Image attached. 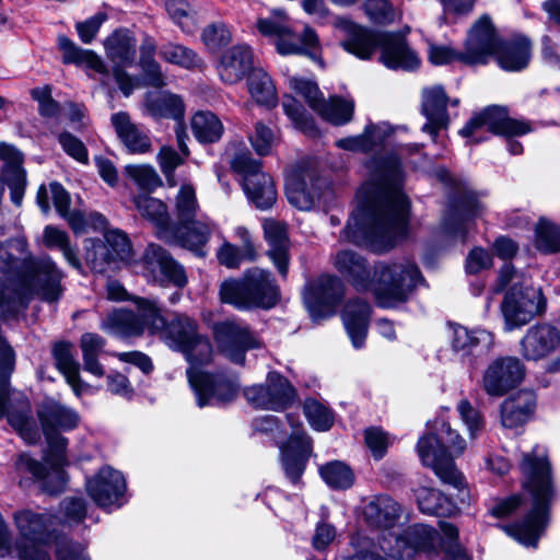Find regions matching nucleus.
<instances>
[{"label": "nucleus", "instance_id": "f257e3e1", "mask_svg": "<svg viewBox=\"0 0 560 560\" xmlns=\"http://www.w3.org/2000/svg\"><path fill=\"white\" fill-rule=\"evenodd\" d=\"M369 179L357 192L341 240L382 253L406 235L409 201L401 190L400 162L395 154L366 162Z\"/></svg>", "mask_w": 560, "mask_h": 560}, {"label": "nucleus", "instance_id": "f03ea898", "mask_svg": "<svg viewBox=\"0 0 560 560\" xmlns=\"http://www.w3.org/2000/svg\"><path fill=\"white\" fill-rule=\"evenodd\" d=\"M24 238H12L0 248V318L14 315L37 296L54 303L63 294V271L50 256L35 257L27 253ZM14 369V352L0 336V387H8Z\"/></svg>", "mask_w": 560, "mask_h": 560}, {"label": "nucleus", "instance_id": "7ed1b4c3", "mask_svg": "<svg viewBox=\"0 0 560 560\" xmlns=\"http://www.w3.org/2000/svg\"><path fill=\"white\" fill-rule=\"evenodd\" d=\"M139 315L131 311L119 310L109 314L102 327L109 332L121 336H135L148 329L160 334L163 341L172 349L182 352L190 368L209 363L212 359L210 340L198 331L195 319L177 314L168 324L153 300L138 298Z\"/></svg>", "mask_w": 560, "mask_h": 560}, {"label": "nucleus", "instance_id": "20e7f679", "mask_svg": "<svg viewBox=\"0 0 560 560\" xmlns=\"http://www.w3.org/2000/svg\"><path fill=\"white\" fill-rule=\"evenodd\" d=\"M334 266L358 291L372 290L376 303L387 308L406 302L421 278L418 267L406 260L377 265L374 270L377 279L373 283L365 258L349 249L335 255Z\"/></svg>", "mask_w": 560, "mask_h": 560}, {"label": "nucleus", "instance_id": "39448f33", "mask_svg": "<svg viewBox=\"0 0 560 560\" xmlns=\"http://www.w3.org/2000/svg\"><path fill=\"white\" fill-rule=\"evenodd\" d=\"M38 418L46 436L48 451L45 456L50 465L47 469L42 463L31 458L27 454H21L16 462V468L30 472L42 483L43 489L49 493L61 491L67 478L63 466L67 464V439L58 433V430H72L78 427L80 417L78 412L56 400L45 401L38 410Z\"/></svg>", "mask_w": 560, "mask_h": 560}, {"label": "nucleus", "instance_id": "423d86ee", "mask_svg": "<svg viewBox=\"0 0 560 560\" xmlns=\"http://www.w3.org/2000/svg\"><path fill=\"white\" fill-rule=\"evenodd\" d=\"M520 468L525 476L524 487L532 495L533 506L523 522L506 526L505 532L524 546L536 547L547 526L549 506L556 494L545 447L537 445L525 453Z\"/></svg>", "mask_w": 560, "mask_h": 560}, {"label": "nucleus", "instance_id": "0eeeda50", "mask_svg": "<svg viewBox=\"0 0 560 560\" xmlns=\"http://www.w3.org/2000/svg\"><path fill=\"white\" fill-rule=\"evenodd\" d=\"M347 37L341 45L360 59H370L375 49H381V61L389 69L412 71L420 66V57L406 39L395 33L373 32L350 21L341 22Z\"/></svg>", "mask_w": 560, "mask_h": 560}, {"label": "nucleus", "instance_id": "6e6552de", "mask_svg": "<svg viewBox=\"0 0 560 560\" xmlns=\"http://www.w3.org/2000/svg\"><path fill=\"white\" fill-rule=\"evenodd\" d=\"M465 448V440L444 421L436 434L424 435L418 442L422 463L431 467L442 482L457 489L464 486V477L456 469L452 456L460 455Z\"/></svg>", "mask_w": 560, "mask_h": 560}, {"label": "nucleus", "instance_id": "1a4fd4ad", "mask_svg": "<svg viewBox=\"0 0 560 560\" xmlns=\"http://www.w3.org/2000/svg\"><path fill=\"white\" fill-rule=\"evenodd\" d=\"M220 296L222 302L238 310L270 308L279 300V288L269 271L255 267L248 269L241 280L224 281Z\"/></svg>", "mask_w": 560, "mask_h": 560}, {"label": "nucleus", "instance_id": "9d476101", "mask_svg": "<svg viewBox=\"0 0 560 560\" xmlns=\"http://www.w3.org/2000/svg\"><path fill=\"white\" fill-rule=\"evenodd\" d=\"M256 26L261 35L273 39L280 55H305L313 60L318 59L320 43L316 32L305 26L302 34L294 33L283 11L275 10L268 18L258 19Z\"/></svg>", "mask_w": 560, "mask_h": 560}, {"label": "nucleus", "instance_id": "9b49d317", "mask_svg": "<svg viewBox=\"0 0 560 560\" xmlns=\"http://www.w3.org/2000/svg\"><path fill=\"white\" fill-rule=\"evenodd\" d=\"M14 522L20 534L15 546L19 560H51L47 546L52 517L25 510L14 514Z\"/></svg>", "mask_w": 560, "mask_h": 560}, {"label": "nucleus", "instance_id": "f8f14e48", "mask_svg": "<svg viewBox=\"0 0 560 560\" xmlns=\"http://www.w3.org/2000/svg\"><path fill=\"white\" fill-rule=\"evenodd\" d=\"M547 300L539 287L514 282L501 303L504 329L511 331L546 312Z\"/></svg>", "mask_w": 560, "mask_h": 560}, {"label": "nucleus", "instance_id": "ddd939ff", "mask_svg": "<svg viewBox=\"0 0 560 560\" xmlns=\"http://www.w3.org/2000/svg\"><path fill=\"white\" fill-rule=\"evenodd\" d=\"M187 377L200 408L231 402L238 395L240 384L234 374L209 373L195 366L187 370Z\"/></svg>", "mask_w": 560, "mask_h": 560}, {"label": "nucleus", "instance_id": "4468645a", "mask_svg": "<svg viewBox=\"0 0 560 560\" xmlns=\"http://www.w3.org/2000/svg\"><path fill=\"white\" fill-rule=\"evenodd\" d=\"M231 167L243 176V189L247 198L260 210L272 207L277 192L272 178L261 171L260 162L248 152L236 154L231 160Z\"/></svg>", "mask_w": 560, "mask_h": 560}, {"label": "nucleus", "instance_id": "2eb2a0df", "mask_svg": "<svg viewBox=\"0 0 560 560\" xmlns=\"http://www.w3.org/2000/svg\"><path fill=\"white\" fill-rule=\"evenodd\" d=\"M289 84L325 120L334 125H345L352 119L354 109L352 100L334 96L325 101L315 82L299 77H292Z\"/></svg>", "mask_w": 560, "mask_h": 560}, {"label": "nucleus", "instance_id": "dca6fc26", "mask_svg": "<svg viewBox=\"0 0 560 560\" xmlns=\"http://www.w3.org/2000/svg\"><path fill=\"white\" fill-rule=\"evenodd\" d=\"M483 131L511 138L530 132L532 127L524 120L510 118L504 108L492 106L471 117L459 133L477 143L483 139L479 136Z\"/></svg>", "mask_w": 560, "mask_h": 560}, {"label": "nucleus", "instance_id": "f3484780", "mask_svg": "<svg viewBox=\"0 0 560 560\" xmlns=\"http://www.w3.org/2000/svg\"><path fill=\"white\" fill-rule=\"evenodd\" d=\"M213 338L219 351L236 364L245 362L247 350L259 348L261 345L249 327L238 319H226L215 324Z\"/></svg>", "mask_w": 560, "mask_h": 560}, {"label": "nucleus", "instance_id": "a211bd4d", "mask_svg": "<svg viewBox=\"0 0 560 560\" xmlns=\"http://www.w3.org/2000/svg\"><path fill=\"white\" fill-rule=\"evenodd\" d=\"M524 376L525 366L518 358L501 357L486 366L480 387L488 396L499 398L518 386Z\"/></svg>", "mask_w": 560, "mask_h": 560}, {"label": "nucleus", "instance_id": "6ab92c4d", "mask_svg": "<svg viewBox=\"0 0 560 560\" xmlns=\"http://www.w3.org/2000/svg\"><path fill=\"white\" fill-rule=\"evenodd\" d=\"M244 395L256 408L281 411L293 402L295 389L281 374L270 372L265 384L247 387Z\"/></svg>", "mask_w": 560, "mask_h": 560}, {"label": "nucleus", "instance_id": "aec40b11", "mask_svg": "<svg viewBox=\"0 0 560 560\" xmlns=\"http://www.w3.org/2000/svg\"><path fill=\"white\" fill-rule=\"evenodd\" d=\"M501 40L488 15H482L470 28L458 60L466 65H483L494 56Z\"/></svg>", "mask_w": 560, "mask_h": 560}, {"label": "nucleus", "instance_id": "412c9836", "mask_svg": "<svg viewBox=\"0 0 560 560\" xmlns=\"http://www.w3.org/2000/svg\"><path fill=\"white\" fill-rule=\"evenodd\" d=\"M215 232H218V225L207 215H200L191 221L179 222L178 226H170L162 238L197 256L205 257L206 246Z\"/></svg>", "mask_w": 560, "mask_h": 560}, {"label": "nucleus", "instance_id": "4be33fe9", "mask_svg": "<svg viewBox=\"0 0 560 560\" xmlns=\"http://www.w3.org/2000/svg\"><path fill=\"white\" fill-rule=\"evenodd\" d=\"M483 207L477 194L464 185L451 199L448 209L443 218L442 228L452 237L465 240L467 225L470 219L479 215Z\"/></svg>", "mask_w": 560, "mask_h": 560}, {"label": "nucleus", "instance_id": "5701e85b", "mask_svg": "<svg viewBox=\"0 0 560 560\" xmlns=\"http://www.w3.org/2000/svg\"><path fill=\"white\" fill-rule=\"evenodd\" d=\"M343 295V284L337 277L322 276L304 291V304L315 320L329 317Z\"/></svg>", "mask_w": 560, "mask_h": 560}, {"label": "nucleus", "instance_id": "b1692460", "mask_svg": "<svg viewBox=\"0 0 560 560\" xmlns=\"http://www.w3.org/2000/svg\"><path fill=\"white\" fill-rule=\"evenodd\" d=\"M438 541L439 535L433 528L423 524H415L401 534H395L393 546L385 547L382 545L381 549H388L394 558L409 560L419 552L427 555L436 552Z\"/></svg>", "mask_w": 560, "mask_h": 560}, {"label": "nucleus", "instance_id": "393cba45", "mask_svg": "<svg viewBox=\"0 0 560 560\" xmlns=\"http://www.w3.org/2000/svg\"><path fill=\"white\" fill-rule=\"evenodd\" d=\"M143 264L148 275L161 284L171 283L177 288H184L187 283L184 267L159 245L150 244L147 247Z\"/></svg>", "mask_w": 560, "mask_h": 560}, {"label": "nucleus", "instance_id": "a878e982", "mask_svg": "<svg viewBox=\"0 0 560 560\" xmlns=\"http://www.w3.org/2000/svg\"><path fill=\"white\" fill-rule=\"evenodd\" d=\"M292 427L291 436L285 444H279L281 452L282 466L288 478L298 483L305 468V464L311 452V440L299 430L291 415L287 416Z\"/></svg>", "mask_w": 560, "mask_h": 560}, {"label": "nucleus", "instance_id": "bb28decb", "mask_svg": "<svg viewBox=\"0 0 560 560\" xmlns=\"http://www.w3.org/2000/svg\"><path fill=\"white\" fill-rule=\"evenodd\" d=\"M560 346V331L548 323L529 327L520 341V353L527 361L547 358Z\"/></svg>", "mask_w": 560, "mask_h": 560}, {"label": "nucleus", "instance_id": "cd10ccee", "mask_svg": "<svg viewBox=\"0 0 560 560\" xmlns=\"http://www.w3.org/2000/svg\"><path fill=\"white\" fill-rule=\"evenodd\" d=\"M86 490L98 506L119 505V500L126 490V481L118 470L103 467L97 475L86 480Z\"/></svg>", "mask_w": 560, "mask_h": 560}, {"label": "nucleus", "instance_id": "c85d7f7f", "mask_svg": "<svg viewBox=\"0 0 560 560\" xmlns=\"http://www.w3.org/2000/svg\"><path fill=\"white\" fill-rule=\"evenodd\" d=\"M0 160L3 163L1 180L10 189L11 201L20 207L27 184L26 172L22 166L23 155L15 147L1 142Z\"/></svg>", "mask_w": 560, "mask_h": 560}, {"label": "nucleus", "instance_id": "c756f323", "mask_svg": "<svg viewBox=\"0 0 560 560\" xmlns=\"http://www.w3.org/2000/svg\"><path fill=\"white\" fill-rule=\"evenodd\" d=\"M446 105L447 96L442 86L436 85L422 91L421 110L427 118L422 131L429 133L433 140L439 131L448 125Z\"/></svg>", "mask_w": 560, "mask_h": 560}, {"label": "nucleus", "instance_id": "7c9ffc66", "mask_svg": "<svg viewBox=\"0 0 560 560\" xmlns=\"http://www.w3.org/2000/svg\"><path fill=\"white\" fill-rule=\"evenodd\" d=\"M220 79L229 84L240 82L253 69V52L247 45H235L225 50L218 63Z\"/></svg>", "mask_w": 560, "mask_h": 560}, {"label": "nucleus", "instance_id": "2f4dec72", "mask_svg": "<svg viewBox=\"0 0 560 560\" xmlns=\"http://www.w3.org/2000/svg\"><path fill=\"white\" fill-rule=\"evenodd\" d=\"M322 182L312 173L292 175L288 178L285 192L289 202L300 210H311L320 197Z\"/></svg>", "mask_w": 560, "mask_h": 560}, {"label": "nucleus", "instance_id": "473e14b6", "mask_svg": "<svg viewBox=\"0 0 560 560\" xmlns=\"http://www.w3.org/2000/svg\"><path fill=\"white\" fill-rule=\"evenodd\" d=\"M370 315V304L360 299L349 301L343 308L342 322L355 349L362 348L365 342Z\"/></svg>", "mask_w": 560, "mask_h": 560}, {"label": "nucleus", "instance_id": "72a5a7b5", "mask_svg": "<svg viewBox=\"0 0 560 560\" xmlns=\"http://www.w3.org/2000/svg\"><path fill=\"white\" fill-rule=\"evenodd\" d=\"M392 133L393 129L386 122L370 124L361 135L339 139L336 144L338 148L348 151L376 152L385 145Z\"/></svg>", "mask_w": 560, "mask_h": 560}, {"label": "nucleus", "instance_id": "f704fd0d", "mask_svg": "<svg viewBox=\"0 0 560 560\" xmlns=\"http://www.w3.org/2000/svg\"><path fill=\"white\" fill-rule=\"evenodd\" d=\"M264 232L269 245L268 257L278 272L285 277L290 259L287 228L283 223L269 219L264 221Z\"/></svg>", "mask_w": 560, "mask_h": 560}, {"label": "nucleus", "instance_id": "c9c22d12", "mask_svg": "<svg viewBox=\"0 0 560 560\" xmlns=\"http://www.w3.org/2000/svg\"><path fill=\"white\" fill-rule=\"evenodd\" d=\"M112 125L131 153H147L151 151L152 144L149 136L135 122L126 112H118L112 116Z\"/></svg>", "mask_w": 560, "mask_h": 560}, {"label": "nucleus", "instance_id": "e433bc0d", "mask_svg": "<svg viewBox=\"0 0 560 560\" xmlns=\"http://www.w3.org/2000/svg\"><path fill=\"white\" fill-rule=\"evenodd\" d=\"M499 66L505 71H521L527 67L532 58V44L523 36L501 42L494 54Z\"/></svg>", "mask_w": 560, "mask_h": 560}, {"label": "nucleus", "instance_id": "4c0bfd02", "mask_svg": "<svg viewBox=\"0 0 560 560\" xmlns=\"http://www.w3.org/2000/svg\"><path fill=\"white\" fill-rule=\"evenodd\" d=\"M535 405V395L529 390H521L506 398L501 405L502 425L510 429L523 425L528 421Z\"/></svg>", "mask_w": 560, "mask_h": 560}, {"label": "nucleus", "instance_id": "58836bf2", "mask_svg": "<svg viewBox=\"0 0 560 560\" xmlns=\"http://www.w3.org/2000/svg\"><path fill=\"white\" fill-rule=\"evenodd\" d=\"M400 513V505L387 495L373 498L363 510V515L371 526L384 529L394 527Z\"/></svg>", "mask_w": 560, "mask_h": 560}, {"label": "nucleus", "instance_id": "ea45409f", "mask_svg": "<svg viewBox=\"0 0 560 560\" xmlns=\"http://www.w3.org/2000/svg\"><path fill=\"white\" fill-rule=\"evenodd\" d=\"M144 106L149 115L155 119L170 118L182 121L185 116L183 98L171 92L148 93Z\"/></svg>", "mask_w": 560, "mask_h": 560}, {"label": "nucleus", "instance_id": "a19ab883", "mask_svg": "<svg viewBox=\"0 0 560 560\" xmlns=\"http://www.w3.org/2000/svg\"><path fill=\"white\" fill-rule=\"evenodd\" d=\"M451 347L460 357H469L479 345L491 346L493 336L485 329H468L465 326L451 325Z\"/></svg>", "mask_w": 560, "mask_h": 560}, {"label": "nucleus", "instance_id": "79ce46f5", "mask_svg": "<svg viewBox=\"0 0 560 560\" xmlns=\"http://www.w3.org/2000/svg\"><path fill=\"white\" fill-rule=\"evenodd\" d=\"M58 45L65 63L84 65L95 72L107 77L106 66L92 50L79 47L66 36L58 37Z\"/></svg>", "mask_w": 560, "mask_h": 560}, {"label": "nucleus", "instance_id": "37998d69", "mask_svg": "<svg viewBox=\"0 0 560 560\" xmlns=\"http://www.w3.org/2000/svg\"><path fill=\"white\" fill-rule=\"evenodd\" d=\"M106 56L116 67L131 65L136 56V40L126 31H116L104 43Z\"/></svg>", "mask_w": 560, "mask_h": 560}, {"label": "nucleus", "instance_id": "c03bdc74", "mask_svg": "<svg viewBox=\"0 0 560 560\" xmlns=\"http://www.w3.org/2000/svg\"><path fill=\"white\" fill-rule=\"evenodd\" d=\"M415 495L420 511L424 514L450 516L456 510L453 502L436 489L419 487Z\"/></svg>", "mask_w": 560, "mask_h": 560}, {"label": "nucleus", "instance_id": "a18cd8bd", "mask_svg": "<svg viewBox=\"0 0 560 560\" xmlns=\"http://www.w3.org/2000/svg\"><path fill=\"white\" fill-rule=\"evenodd\" d=\"M248 92L253 100L268 108L278 104L276 86L270 75L262 69H254L247 80Z\"/></svg>", "mask_w": 560, "mask_h": 560}, {"label": "nucleus", "instance_id": "49530a36", "mask_svg": "<svg viewBox=\"0 0 560 560\" xmlns=\"http://www.w3.org/2000/svg\"><path fill=\"white\" fill-rule=\"evenodd\" d=\"M196 139L201 143H213L221 139L224 127L220 118L209 110L197 112L190 121Z\"/></svg>", "mask_w": 560, "mask_h": 560}, {"label": "nucleus", "instance_id": "de8ad7c7", "mask_svg": "<svg viewBox=\"0 0 560 560\" xmlns=\"http://www.w3.org/2000/svg\"><path fill=\"white\" fill-rule=\"evenodd\" d=\"M133 202L139 213L158 228L159 237L162 238L170 228V217L166 205L148 195L137 196Z\"/></svg>", "mask_w": 560, "mask_h": 560}, {"label": "nucleus", "instance_id": "09e8293b", "mask_svg": "<svg viewBox=\"0 0 560 560\" xmlns=\"http://www.w3.org/2000/svg\"><path fill=\"white\" fill-rule=\"evenodd\" d=\"M43 243L49 249H59L66 261L77 270H81L82 264L78 256V249L71 245L69 235L54 225H47L43 232Z\"/></svg>", "mask_w": 560, "mask_h": 560}, {"label": "nucleus", "instance_id": "8fccbe9b", "mask_svg": "<svg viewBox=\"0 0 560 560\" xmlns=\"http://www.w3.org/2000/svg\"><path fill=\"white\" fill-rule=\"evenodd\" d=\"M155 51V42L145 36L140 46V66L144 72L147 83L153 88H162L166 84V81L160 65L154 59Z\"/></svg>", "mask_w": 560, "mask_h": 560}, {"label": "nucleus", "instance_id": "3c124183", "mask_svg": "<svg viewBox=\"0 0 560 560\" xmlns=\"http://www.w3.org/2000/svg\"><path fill=\"white\" fill-rule=\"evenodd\" d=\"M54 358L59 371L66 376L68 384L75 395L81 394V382L79 376V363L71 353V346L66 342L57 343L54 348Z\"/></svg>", "mask_w": 560, "mask_h": 560}, {"label": "nucleus", "instance_id": "603ef678", "mask_svg": "<svg viewBox=\"0 0 560 560\" xmlns=\"http://www.w3.org/2000/svg\"><path fill=\"white\" fill-rule=\"evenodd\" d=\"M80 347L84 370L97 377L103 376L105 372L97 358L105 347L104 338L93 332H85L81 337Z\"/></svg>", "mask_w": 560, "mask_h": 560}, {"label": "nucleus", "instance_id": "864d4df0", "mask_svg": "<svg viewBox=\"0 0 560 560\" xmlns=\"http://www.w3.org/2000/svg\"><path fill=\"white\" fill-rule=\"evenodd\" d=\"M165 10L170 19L185 33H194L197 27V12L186 0H166Z\"/></svg>", "mask_w": 560, "mask_h": 560}, {"label": "nucleus", "instance_id": "5fc2aeb1", "mask_svg": "<svg viewBox=\"0 0 560 560\" xmlns=\"http://www.w3.org/2000/svg\"><path fill=\"white\" fill-rule=\"evenodd\" d=\"M323 480L334 489H348L353 485L354 476L348 465L334 460L319 467Z\"/></svg>", "mask_w": 560, "mask_h": 560}, {"label": "nucleus", "instance_id": "6e6d98bb", "mask_svg": "<svg viewBox=\"0 0 560 560\" xmlns=\"http://www.w3.org/2000/svg\"><path fill=\"white\" fill-rule=\"evenodd\" d=\"M282 108L294 126L310 137H316L318 130L303 106L293 97H284Z\"/></svg>", "mask_w": 560, "mask_h": 560}, {"label": "nucleus", "instance_id": "4d7b16f0", "mask_svg": "<svg viewBox=\"0 0 560 560\" xmlns=\"http://www.w3.org/2000/svg\"><path fill=\"white\" fill-rule=\"evenodd\" d=\"M160 56L162 59L170 63L187 69L198 67L201 62L200 58L195 51L174 43L163 45L160 48Z\"/></svg>", "mask_w": 560, "mask_h": 560}, {"label": "nucleus", "instance_id": "13d9d810", "mask_svg": "<svg viewBox=\"0 0 560 560\" xmlns=\"http://www.w3.org/2000/svg\"><path fill=\"white\" fill-rule=\"evenodd\" d=\"M303 410L311 427L317 431H327L334 423L332 412L314 398L305 399Z\"/></svg>", "mask_w": 560, "mask_h": 560}, {"label": "nucleus", "instance_id": "bf43d9fd", "mask_svg": "<svg viewBox=\"0 0 560 560\" xmlns=\"http://www.w3.org/2000/svg\"><path fill=\"white\" fill-rule=\"evenodd\" d=\"M176 217L179 222L191 221L199 218V206L196 192L192 186L183 185L176 196L175 201Z\"/></svg>", "mask_w": 560, "mask_h": 560}, {"label": "nucleus", "instance_id": "052dcab7", "mask_svg": "<svg viewBox=\"0 0 560 560\" xmlns=\"http://www.w3.org/2000/svg\"><path fill=\"white\" fill-rule=\"evenodd\" d=\"M249 142L258 155H269L278 144L275 131L261 121H257L248 135Z\"/></svg>", "mask_w": 560, "mask_h": 560}, {"label": "nucleus", "instance_id": "680f3d73", "mask_svg": "<svg viewBox=\"0 0 560 560\" xmlns=\"http://www.w3.org/2000/svg\"><path fill=\"white\" fill-rule=\"evenodd\" d=\"M25 411L20 412H8V421L12 428H14L19 434L25 440L27 443L33 444L36 443L39 439L38 430L30 417V405L28 401H24Z\"/></svg>", "mask_w": 560, "mask_h": 560}, {"label": "nucleus", "instance_id": "e2e57ef3", "mask_svg": "<svg viewBox=\"0 0 560 560\" xmlns=\"http://www.w3.org/2000/svg\"><path fill=\"white\" fill-rule=\"evenodd\" d=\"M536 247L544 253L560 250V230L549 221L541 219L536 226Z\"/></svg>", "mask_w": 560, "mask_h": 560}, {"label": "nucleus", "instance_id": "0e129e2a", "mask_svg": "<svg viewBox=\"0 0 560 560\" xmlns=\"http://www.w3.org/2000/svg\"><path fill=\"white\" fill-rule=\"evenodd\" d=\"M85 260L96 272H104L112 262L110 253L104 242L89 238L85 241Z\"/></svg>", "mask_w": 560, "mask_h": 560}, {"label": "nucleus", "instance_id": "69168bd1", "mask_svg": "<svg viewBox=\"0 0 560 560\" xmlns=\"http://www.w3.org/2000/svg\"><path fill=\"white\" fill-rule=\"evenodd\" d=\"M104 237V244L109 249L112 261H124L131 257V244L125 233L119 230H108Z\"/></svg>", "mask_w": 560, "mask_h": 560}, {"label": "nucleus", "instance_id": "338daca9", "mask_svg": "<svg viewBox=\"0 0 560 560\" xmlns=\"http://www.w3.org/2000/svg\"><path fill=\"white\" fill-rule=\"evenodd\" d=\"M201 38L208 49L215 51L232 40V33L224 23L215 22L203 28Z\"/></svg>", "mask_w": 560, "mask_h": 560}, {"label": "nucleus", "instance_id": "774afa93", "mask_svg": "<svg viewBox=\"0 0 560 560\" xmlns=\"http://www.w3.org/2000/svg\"><path fill=\"white\" fill-rule=\"evenodd\" d=\"M125 172L143 190H152L160 185V177L152 166L127 165Z\"/></svg>", "mask_w": 560, "mask_h": 560}]
</instances>
